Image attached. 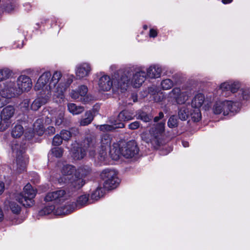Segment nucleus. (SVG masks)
<instances>
[{"label": "nucleus", "instance_id": "nucleus-56", "mask_svg": "<svg viewBox=\"0 0 250 250\" xmlns=\"http://www.w3.org/2000/svg\"><path fill=\"white\" fill-rule=\"evenodd\" d=\"M131 99L133 103H135L137 101V96L136 95L133 94L131 96Z\"/></svg>", "mask_w": 250, "mask_h": 250}, {"label": "nucleus", "instance_id": "nucleus-50", "mask_svg": "<svg viewBox=\"0 0 250 250\" xmlns=\"http://www.w3.org/2000/svg\"><path fill=\"white\" fill-rule=\"evenodd\" d=\"M70 96L72 98L76 100L81 101V96L80 95H79V92H78V90H72V91L70 93Z\"/></svg>", "mask_w": 250, "mask_h": 250}, {"label": "nucleus", "instance_id": "nucleus-20", "mask_svg": "<svg viewBox=\"0 0 250 250\" xmlns=\"http://www.w3.org/2000/svg\"><path fill=\"white\" fill-rule=\"evenodd\" d=\"M129 69L130 70L131 73L132 74L131 75L133 76V78L132 79L131 83L133 84V86L135 87H139L144 82L145 79L146 78V73L144 71H140L136 72L134 74L132 73V70L130 68H127L125 69V70ZM131 78H130V79ZM130 79L129 80V81ZM130 81L129 82V83Z\"/></svg>", "mask_w": 250, "mask_h": 250}, {"label": "nucleus", "instance_id": "nucleus-40", "mask_svg": "<svg viewBox=\"0 0 250 250\" xmlns=\"http://www.w3.org/2000/svg\"><path fill=\"white\" fill-rule=\"evenodd\" d=\"M173 82L169 79H165L161 82L162 88L164 90L169 89L173 86Z\"/></svg>", "mask_w": 250, "mask_h": 250}, {"label": "nucleus", "instance_id": "nucleus-61", "mask_svg": "<svg viewBox=\"0 0 250 250\" xmlns=\"http://www.w3.org/2000/svg\"><path fill=\"white\" fill-rule=\"evenodd\" d=\"M132 103L131 102H126L125 104H124V105L126 106L127 105L132 104Z\"/></svg>", "mask_w": 250, "mask_h": 250}, {"label": "nucleus", "instance_id": "nucleus-9", "mask_svg": "<svg viewBox=\"0 0 250 250\" xmlns=\"http://www.w3.org/2000/svg\"><path fill=\"white\" fill-rule=\"evenodd\" d=\"M89 201L88 196L86 195H82L79 196L76 203L67 204L66 206L61 207L58 208V212L60 214H67L72 212L75 208H80L86 205Z\"/></svg>", "mask_w": 250, "mask_h": 250}, {"label": "nucleus", "instance_id": "nucleus-24", "mask_svg": "<svg viewBox=\"0 0 250 250\" xmlns=\"http://www.w3.org/2000/svg\"><path fill=\"white\" fill-rule=\"evenodd\" d=\"M65 194V191L63 189L50 192L47 194L44 198V200L46 202L57 200L62 198Z\"/></svg>", "mask_w": 250, "mask_h": 250}, {"label": "nucleus", "instance_id": "nucleus-22", "mask_svg": "<svg viewBox=\"0 0 250 250\" xmlns=\"http://www.w3.org/2000/svg\"><path fill=\"white\" fill-rule=\"evenodd\" d=\"M240 88V85L237 83H230L226 82L222 83L220 85V89L224 92L230 91L232 93L237 92Z\"/></svg>", "mask_w": 250, "mask_h": 250}, {"label": "nucleus", "instance_id": "nucleus-45", "mask_svg": "<svg viewBox=\"0 0 250 250\" xmlns=\"http://www.w3.org/2000/svg\"><path fill=\"white\" fill-rule=\"evenodd\" d=\"M79 173L82 175V176H86L88 174H89L91 171V167L87 166H85L82 167H81L79 169Z\"/></svg>", "mask_w": 250, "mask_h": 250}, {"label": "nucleus", "instance_id": "nucleus-21", "mask_svg": "<svg viewBox=\"0 0 250 250\" xmlns=\"http://www.w3.org/2000/svg\"><path fill=\"white\" fill-rule=\"evenodd\" d=\"M73 80L71 78H68L66 81L62 82V80L58 83L57 87L55 90V95L58 98L62 99L63 97V93L65 91L67 87L72 83Z\"/></svg>", "mask_w": 250, "mask_h": 250}, {"label": "nucleus", "instance_id": "nucleus-23", "mask_svg": "<svg viewBox=\"0 0 250 250\" xmlns=\"http://www.w3.org/2000/svg\"><path fill=\"white\" fill-rule=\"evenodd\" d=\"M133 119V113L128 110H124L122 111L119 114L117 119L114 120L116 123H122L124 122H127Z\"/></svg>", "mask_w": 250, "mask_h": 250}, {"label": "nucleus", "instance_id": "nucleus-63", "mask_svg": "<svg viewBox=\"0 0 250 250\" xmlns=\"http://www.w3.org/2000/svg\"><path fill=\"white\" fill-rule=\"evenodd\" d=\"M52 121V120H49V121ZM46 122H49V120H47V121H46Z\"/></svg>", "mask_w": 250, "mask_h": 250}, {"label": "nucleus", "instance_id": "nucleus-8", "mask_svg": "<svg viewBox=\"0 0 250 250\" xmlns=\"http://www.w3.org/2000/svg\"><path fill=\"white\" fill-rule=\"evenodd\" d=\"M139 151L137 143L134 140L129 141L119 146L120 153L127 159L134 157L138 153Z\"/></svg>", "mask_w": 250, "mask_h": 250}, {"label": "nucleus", "instance_id": "nucleus-10", "mask_svg": "<svg viewBox=\"0 0 250 250\" xmlns=\"http://www.w3.org/2000/svg\"><path fill=\"white\" fill-rule=\"evenodd\" d=\"M51 76V74L49 71L43 73L39 78L36 83L35 89L37 91H40V93H46L47 91H49L51 96L52 92H53V88H50L49 85H47Z\"/></svg>", "mask_w": 250, "mask_h": 250}, {"label": "nucleus", "instance_id": "nucleus-43", "mask_svg": "<svg viewBox=\"0 0 250 250\" xmlns=\"http://www.w3.org/2000/svg\"><path fill=\"white\" fill-rule=\"evenodd\" d=\"M54 209L55 207L53 206L46 207L39 211V215L40 216H42L49 214L50 213H51Z\"/></svg>", "mask_w": 250, "mask_h": 250}, {"label": "nucleus", "instance_id": "nucleus-55", "mask_svg": "<svg viewBox=\"0 0 250 250\" xmlns=\"http://www.w3.org/2000/svg\"><path fill=\"white\" fill-rule=\"evenodd\" d=\"M3 212L1 209V208L0 207V221H1L3 218Z\"/></svg>", "mask_w": 250, "mask_h": 250}, {"label": "nucleus", "instance_id": "nucleus-64", "mask_svg": "<svg viewBox=\"0 0 250 250\" xmlns=\"http://www.w3.org/2000/svg\"><path fill=\"white\" fill-rule=\"evenodd\" d=\"M183 145L185 147H186V146L184 144V143H183Z\"/></svg>", "mask_w": 250, "mask_h": 250}, {"label": "nucleus", "instance_id": "nucleus-41", "mask_svg": "<svg viewBox=\"0 0 250 250\" xmlns=\"http://www.w3.org/2000/svg\"><path fill=\"white\" fill-rule=\"evenodd\" d=\"M168 126L170 128H174L178 125V120L177 117L172 115L170 117L167 122Z\"/></svg>", "mask_w": 250, "mask_h": 250}, {"label": "nucleus", "instance_id": "nucleus-26", "mask_svg": "<svg viewBox=\"0 0 250 250\" xmlns=\"http://www.w3.org/2000/svg\"><path fill=\"white\" fill-rule=\"evenodd\" d=\"M205 96L202 93L196 94L192 100L191 105L193 108H199L201 107L205 102Z\"/></svg>", "mask_w": 250, "mask_h": 250}, {"label": "nucleus", "instance_id": "nucleus-2", "mask_svg": "<svg viewBox=\"0 0 250 250\" xmlns=\"http://www.w3.org/2000/svg\"><path fill=\"white\" fill-rule=\"evenodd\" d=\"M235 97V102L228 100L221 102V104L223 105V114L224 116L228 115L229 113H234L239 111L242 101L250 100V90L242 88L238 91V93Z\"/></svg>", "mask_w": 250, "mask_h": 250}, {"label": "nucleus", "instance_id": "nucleus-38", "mask_svg": "<svg viewBox=\"0 0 250 250\" xmlns=\"http://www.w3.org/2000/svg\"><path fill=\"white\" fill-rule=\"evenodd\" d=\"M178 116L181 120H186L188 118L187 104L179 108Z\"/></svg>", "mask_w": 250, "mask_h": 250}, {"label": "nucleus", "instance_id": "nucleus-37", "mask_svg": "<svg viewBox=\"0 0 250 250\" xmlns=\"http://www.w3.org/2000/svg\"><path fill=\"white\" fill-rule=\"evenodd\" d=\"M43 125L42 124L41 120L38 119L36 122L34 124L33 129L36 131L39 135L43 134Z\"/></svg>", "mask_w": 250, "mask_h": 250}, {"label": "nucleus", "instance_id": "nucleus-4", "mask_svg": "<svg viewBox=\"0 0 250 250\" xmlns=\"http://www.w3.org/2000/svg\"><path fill=\"white\" fill-rule=\"evenodd\" d=\"M83 146L73 147L72 156L76 160L83 159L86 155V151H88L89 155L93 158L96 157V141L94 136L87 137L83 141Z\"/></svg>", "mask_w": 250, "mask_h": 250}, {"label": "nucleus", "instance_id": "nucleus-7", "mask_svg": "<svg viewBox=\"0 0 250 250\" xmlns=\"http://www.w3.org/2000/svg\"><path fill=\"white\" fill-rule=\"evenodd\" d=\"M101 177L104 181L103 186L107 190L116 188L120 182L117 172L113 169H105L101 173Z\"/></svg>", "mask_w": 250, "mask_h": 250}, {"label": "nucleus", "instance_id": "nucleus-39", "mask_svg": "<svg viewBox=\"0 0 250 250\" xmlns=\"http://www.w3.org/2000/svg\"><path fill=\"white\" fill-rule=\"evenodd\" d=\"M223 105L221 102H216L213 105L212 111L214 114L219 115L223 113Z\"/></svg>", "mask_w": 250, "mask_h": 250}, {"label": "nucleus", "instance_id": "nucleus-18", "mask_svg": "<svg viewBox=\"0 0 250 250\" xmlns=\"http://www.w3.org/2000/svg\"><path fill=\"white\" fill-rule=\"evenodd\" d=\"M91 70L90 65L88 63H82L78 64L76 68V76L79 79H82L88 76Z\"/></svg>", "mask_w": 250, "mask_h": 250}, {"label": "nucleus", "instance_id": "nucleus-59", "mask_svg": "<svg viewBox=\"0 0 250 250\" xmlns=\"http://www.w3.org/2000/svg\"><path fill=\"white\" fill-rule=\"evenodd\" d=\"M158 117H159V118H160V119H162V118H163V117H164L163 113L162 112H160L159 113V116Z\"/></svg>", "mask_w": 250, "mask_h": 250}, {"label": "nucleus", "instance_id": "nucleus-49", "mask_svg": "<svg viewBox=\"0 0 250 250\" xmlns=\"http://www.w3.org/2000/svg\"><path fill=\"white\" fill-rule=\"evenodd\" d=\"M62 139L59 134L56 135L52 141V144L54 146H58L62 144Z\"/></svg>", "mask_w": 250, "mask_h": 250}, {"label": "nucleus", "instance_id": "nucleus-58", "mask_svg": "<svg viewBox=\"0 0 250 250\" xmlns=\"http://www.w3.org/2000/svg\"><path fill=\"white\" fill-rule=\"evenodd\" d=\"M14 8L12 5L7 6L6 8V10L8 12L11 11Z\"/></svg>", "mask_w": 250, "mask_h": 250}, {"label": "nucleus", "instance_id": "nucleus-51", "mask_svg": "<svg viewBox=\"0 0 250 250\" xmlns=\"http://www.w3.org/2000/svg\"><path fill=\"white\" fill-rule=\"evenodd\" d=\"M140 126V123L138 121H135L128 125V128L131 130H135Z\"/></svg>", "mask_w": 250, "mask_h": 250}, {"label": "nucleus", "instance_id": "nucleus-25", "mask_svg": "<svg viewBox=\"0 0 250 250\" xmlns=\"http://www.w3.org/2000/svg\"><path fill=\"white\" fill-rule=\"evenodd\" d=\"M162 69L158 65H153L150 66L147 70L146 76L150 78H157L161 76Z\"/></svg>", "mask_w": 250, "mask_h": 250}, {"label": "nucleus", "instance_id": "nucleus-52", "mask_svg": "<svg viewBox=\"0 0 250 250\" xmlns=\"http://www.w3.org/2000/svg\"><path fill=\"white\" fill-rule=\"evenodd\" d=\"M46 131L48 134L52 135L55 133V128L53 126H50L47 127Z\"/></svg>", "mask_w": 250, "mask_h": 250}, {"label": "nucleus", "instance_id": "nucleus-13", "mask_svg": "<svg viewBox=\"0 0 250 250\" xmlns=\"http://www.w3.org/2000/svg\"><path fill=\"white\" fill-rule=\"evenodd\" d=\"M76 171L75 167L70 165H65L63 166L61 170L62 175L58 179L59 183H67Z\"/></svg>", "mask_w": 250, "mask_h": 250}, {"label": "nucleus", "instance_id": "nucleus-1", "mask_svg": "<svg viewBox=\"0 0 250 250\" xmlns=\"http://www.w3.org/2000/svg\"><path fill=\"white\" fill-rule=\"evenodd\" d=\"M132 74L130 70H119L115 73L113 80L107 75L101 77L99 81V86L101 90H109L112 86L120 89L122 91L127 89L129 85L130 78Z\"/></svg>", "mask_w": 250, "mask_h": 250}, {"label": "nucleus", "instance_id": "nucleus-53", "mask_svg": "<svg viewBox=\"0 0 250 250\" xmlns=\"http://www.w3.org/2000/svg\"><path fill=\"white\" fill-rule=\"evenodd\" d=\"M157 36V32L154 29H151L149 31L150 37L155 38Z\"/></svg>", "mask_w": 250, "mask_h": 250}, {"label": "nucleus", "instance_id": "nucleus-34", "mask_svg": "<svg viewBox=\"0 0 250 250\" xmlns=\"http://www.w3.org/2000/svg\"><path fill=\"white\" fill-rule=\"evenodd\" d=\"M23 133V128L21 125H16L11 131V135L14 138H19Z\"/></svg>", "mask_w": 250, "mask_h": 250}, {"label": "nucleus", "instance_id": "nucleus-15", "mask_svg": "<svg viewBox=\"0 0 250 250\" xmlns=\"http://www.w3.org/2000/svg\"><path fill=\"white\" fill-rule=\"evenodd\" d=\"M15 113V108L12 105H8L3 108L0 111V115L3 120V127L10 126L11 119Z\"/></svg>", "mask_w": 250, "mask_h": 250}, {"label": "nucleus", "instance_id": "nucleus-35", "mask_svg": "<svg viewBox=\"0 0 250 250\" xmlns=\"http://www.w3.org/2000/svg\"><path fill=\"white\" fill-rule=\"evenodd\" d=\"M193 111L190 113V117L193 122H198L202 118L201 110L199 108H193Z\"/></svg>", "mask_w": 250, "mask_h": 250}, {"label": "nucleus", "instance_id": "nucleus-14", "mask_svg": "<svg viewBox=\"0 0 250 250\" xmlns=\"http://www.w3.org/2000/svg\"><path fill=\"white\" fill-rule=\"evenodd\" d=\"M169 96L175 99L179 104H187L186 102L188 100V93L186 91H181L180 88L176 87L169 93Z\"/></svg>", "mask_w": 250, "mask_h": 250}, {"label": "nucleus", "instance_id": "nucleus-19", "mask_svg": "<svg viewBox=\"0 0 250 250\" xmlns=\"http://www.w3.org/2000/svg\"><path fill=\"white\" fill-rule=\"evenodd\" d=\"M84 183L85 182L82 178L74 175L71 177L67 183L64 184L67 185L69 191H73L81 188L84 185Z\"/></svg>", "mask_w": 250, "mask_h": 250}, {"label": "nucleus", "instance_id": "nucleus-57", "mask_svg": "<svg viewBox=\"0 0 250 250\" xmlns=\"http://www.w3.org/2000/svg\"><path fill=\"white\" fill-rule=\"evenodd\" d=\"M233 0H222V2L223 4H227L230 3Z\"/></svg>", "mask_w": 250, "mask_h": 250}, {"label": "nucleus", "instance_id": "nucleus-3", "mask_svg": "<svg viewBox=\"0 0 250 250\" xmlns=\"http://www.w3.org/2000/svg\"><path fill=\"white\" fill-rule=\"evenodd\" d=\"M164 132V124L161 123L150 129L149 134L143 135L142 138L145 142L151 144L154 148L157 149L165 143Z\"/></svg>", "mask_w": 250, "mask_h": 250}, {"label": "nucleus", "instance_id": "nucleus-62", "mask_svg": "<svg viewBox=\"0 0 250 250\" xmlns=\"http://www.w3.org/2000/svg\"><path fill=\"white\" fill-rule=\"evenodd\" d=\"M147 26H146V25H144V29H147Z\"/></svg>", "mask_w": 250, "mask_h": 250}, {"label": "nucleus", "instance_id": "nucleus-16", "mask_svg": "<svg viewBox=\"0 0 250 250\" xmlns=\"http://www.w3.org/2000/svg\"><path fill=\"white\" fill-rule=\"evenodd\" d=\"M19 95L17 91L15 83H9L0 91V95L5 98H11Z\"/></svg>", "mask_w": 250, "mask_h": 250}, {"label": "nucleus", "instance_id": "nucleus-12", "mask_svg": "<svg viewBox=\"0 0 250 250\" xmlns=\"http://www.w3.org/2000/svg\"><path fill=\"white\" fill-rule=\"evenodd\" d=\"M32 83L30 78L25 75L20 76L17 81V91L20 95L22 92L28 91L31 88Z\"/></svg>", "mask_w": 250, "mask_h": 250}, {"label": "nucleus", "instance_id": "nucleus-27", "mask_svg": "<svg viewBox=\"0 0 250 250\" xmlns=\"http://www.w3.org/2000/svg\"><path fill=\"white\" fill-rule=\"evenodd\" d=\"M95 117V111L94 110H89L84 114V118H83L80 121V124L81 126H85L90 124L94 119Z\"/></svg>", "mask_w": 250, "mask_h": 250}, {"label": "nucleus", "instance_id": "nucleus-31", "mask_svg": "<svg viewBox=\"0 0 250 250\" xmlns=\"http://www.w3.org/2000/svg\"><path fill=\"white\" fill-rule=\"evenodd\" d=\"M68 109L73 114H79L84 110L83 107L77 105L75 104H69L67 105Z\"/></svg>", "mask_w": 250, "mask_h": 250}, {"label": "nucleus", "instance_id": "nucleus-17", "mask_svg": "<svg viewBox=\"0 0 250 250\" xmlns=\"http://www.w3.org/2000/svg\"><path fill=\"white\" fill-rule=\"evenodd\" d=\"M49 91L47 93H40V96L32 103L31 108L33 110H37L42 105L45 104L50 98Z\"/></svg>", "mask_w": 250, "mask_h": 250}, {"label": "nucleus", "instance_id": "nucleus-32", "mask_svg": "<svg viewBox=\"0 0 250 250\" xmlns=\"http://www.w3.org/2000/svg\"><path fill=\"white\" fill-rule=\"evenodd\" d=\"M64 110L61 108L56 112L54 117L55 123L56 125H60L62 123L64 120Z\"/></svg>", "mask_w": 250, "mask_h": 250}, {"label": "nucleus", "instance_id": "nucleus-11", "mask_svg": "<svg viewBox=\"0 0 250 250\" xmlns=\"http://www.w3.org/2000/svg\"><path fill=\"white\" fill-rule=\"evenodd\" d=\"M111 143V139L109 135L105 134L102 136L100 146L101 150L98 154L96 153V156L100 161L104 160L106 155V151L110 147Z\"/></svg>", "mask_w": 250, "mask_h": 250}, {"label": "nucleus", "instance_id": "nucleus-46", "mask_svg": "<svg viewBox=\"0 0 250 250\" xmlns=\"http://www.w3.org/2000/svg\"><path fill=\"white\" fill-rule=\"evenodd\" d=\"M152 117L144 112H141L137 117L138 119H140L145 122H148L151 120Z\"/></svg>", "mask_w": 250, "mask_h": 250}, {"label": "nucleus", "instance_id": "nucleus-44", "mask_svg": "<svg viewBox=\"0 0 250 250\" xmlns=\"http://www.w3.org/2000/svg\"><path fill=\"white\" fill-rule=\"evenodd\" d=\"M10 75V71L7 68L0 70V82L8 78Z\"/></svg>", "mask_w": 250, "mask_h": 250}, {"label": "nucleus", "instance_id": "nucleus-54", "mask_svg": "<svg viewBox=\"0 0 250 250\" xmlns=\"http://www.w3.org/2000/svg\"><path fill=\"white\" fill-rule=\"evenodd\" d=\"M4 189V184L3 182H0V195H1L3 192Z\"/></svg>", "mask_w": 250, "mask_h": 250}, {"label": "nucleus", "instance_id": "nucleus-6", "mask_svg": "<svg viewBox=\"0 0 250 250\" xmlns=\"http://www.w3.org/2000/svg\"><path fill=\"white\" fill-rule=\"evenodd\" d=\"M36 194V191L32 186L28 184L23 188L22 192L17 194L15 199L25 207H28L34 204L33 199Z\"/></svg>", "mask_w": 250, "mask_h": 250}, {"label": "nucleus", "instance_id": "nucleus-36", "mask_svg": "<svg viewBox=\"0 0 250 250\" xmlns=\"http://www.w3.org/2000/svg\"><path fill=\"white\" fill-rule=\"evenodd\" d=\"M73 131L78 132L77 129H71V131L62 130L61 131L60 135L62 140L68 141L71 137Z\"/></svg>", "mask_w": 250, "mask_h": 250}, {"label": "nucleus", "instance_id": "nucleus-48", "mask_svg": "<svg viewBox=\"0 0 250 250\" xmlns=\"http://www.w3.org/2000/svg\"><path fill=\"white\" fill-rule=\"evenodd\" d=\"M30 104V100L29 99H25L20 104L19 106L23 111L27 110L28 109Z\"/></svg>", "mask_w": 250, "mask_h": 250}, {"label": "nucleus", "instance_id": "nucleus-42", "mask_svg": "<svg viewBox=\"0 0 250 250\" xmlns=\"http://www.w3.org/2000/svg\"><path fill=\"white\" fill-rule=\"evenodd\" d=\"M51 154L56 158H60L62 156L63 150L61 147H54L51 149Z\"/></svg>", "mask_w": 250, "mask_h": 250}, {"label": "nucleus", "instance_id": "nucleus-29", "mask_svg": "<svg viewBox=\"0 0 250 250\" xmlns=\"http://www.w3.org/2000/svg\"><path fill=\"white\" fill-rule=\"evenodd\" d=\"M62 74L60 71H55L52 77L51 81L49 84L50 88H53V92L55 93V90L57 87V84L60 80H62Z\"/></svg>", "mask_w": 250, "mask_h": 250}, {"label": "nucleus", "instance_id": "nucleus-5", "mask_svg": "<svg viewBox=\"0 0 250 250\" xmlns=\"http://www.w3.org/2000/svg\"><path fill=\"white\" fill-rule=\"evenodd\" d=\"M12 149L16 157V162L13 166V170L17 173H21L26 170L28 162V158L24 154L25 148L19 144H14Z\"/></svg>", "mask_w": 250, "mask_h": 250}, {"label": "nucleus", "instance_id": "nucleus-28", "mask_svg": "<svg viewBox=\"0 0 250 250\" xmlns=\"http://www.w3.org/2000/svg\"><path fill=\"white\" fill-rule=\"evenodd\" d=\"M112 125H103L99 126V129L102 131H111L116 128H122L125 127L122 123H116L115 121H111Z\"/></svg>", "mask_w": 250, "mask_h": 250}, {"label": "nucleus", "instance_id": "nucleus-60", "mask_svg": "<svg viewBox=\"0 0 250 250\" xmlns=\"http://www.w3.org/2000/svg\"><path fill=\"white\" fill-rule=\"evenodd\" d=\"M160 120V118H159L158 116H156L154 118V122H157Z\"/></svg>", "mask_w": 250, "mask_h": 250}, {"label": "nucleus", "instance_id": "nucleus-47", "mask_svg": "<svg viewBox=\"0 0 250 250\" xmlns=\"http://www.w3.org/2000/svg\"><path fill=\"white\" fill-rule=\"evenodd\" d=\"M102 191L101 188H97L91 195V199L92 200H97L102 196Z\"/></svg>", "mask_w": 250, "mask_h": 250}, {"label": "nucleus", "instance_id": "nucleus-30", "mask_svg": "<svg viewBox=\"0 0 250 250\" xmlns=\"http://www.w3.org/2000/svg\"><path fill=\"white\" fill-rule=\"evenodd\" d=\"M78 92H79V95L81 96V102L82 103L85 104L88 102V97H85L87 91L88 89L86 86L84 85H82L79 86L78 88Z\"/></svg>", "mask_w": 250, "mask_h": 250}, {"label": "nucleus", "instance_id": "nucleus-33", "mask_svg": "<svg viewBox=\"0 0 250 250\" xmlns=\"http://www.w3.org/2000/svg\"><path fill=\"white\" fill-rule=\"evenodd\" d=\"M4 206H9L13 213L15 214H19L21 211V207L15 202H10L6 201L4 202Z\"/></svg>", "mask_w": 250, "mask_h": 250}]
</instances>
